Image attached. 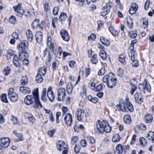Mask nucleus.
I'll return each mask as SVG.
<instances>
[{"label":"nucleus","mask_w":154,"mask_h":154,"mask_svg":"<svg viewBox=\"0 0 154 154\" xmlns=\"http://www.w3.org/2000/svg\"><path fill=\"white\" fill-rule=\"evenodd\" d=\"M116 107L119 108L123 112H127V110L132 112L134 111L133 106L131 103L128 100L125 101L124 100H120L119 104L116 105Z\"/></svg>","instance_id":"obj_1"},{"label":"nucleus","mask_w":154,"mask_h":154,"mask_svg":"<svg viewBox=\"0 0 154 154\" xmlns=\"http://www.w3.org/2000/svg\"><path fill=\"white\" fill-rule=\"evenodd\" d=\"M28 48V42L26 40L22 41L17 46V48L20 51V56H25L27 54L26 50Z\"/></svg>","instance_id":"obj_2"},{"label":"nucleus","mask_w":154,"mask_h":154,"mask_svg":"<svg viewBox=\"0 0 154 154\" xmlns=\"http://www.w3.org/2000/svg\"><path fill=\"white\" fill-rule=\"evenodd\" d=\"M114 76L111 72L106 75V83L108 87L110 88H113L116 84L117 79L114 78Z\"/></svg>","instance_id":"obj_3"},{"label":"nucleus","mask_w":154,"mask_h":154,"mask_svg":"<svg viewBox=\"0 0 154 154\" xmlns=\"http://www.w3.org/2000/svg\"><path fill=\"white\" fill-rule=\"evenodd\" d=\"M14 89L12 88H9L8 95L10 100L13 102L16 101L18 99L17 94L14 91Z\"/></svg>","instance_id":"obj_4"},{"label":"nucleus","mask_w":154,"mask_h":154,"mask_svg":"<svg viewBox=\"0 0 154 154\" xmlns=\"http://www.w3.org/2000/svg\"><path fill=\"white\" fill-rule=\"evenodd\" d=\"M144 84H140L139 85L138 89L141 91L145 92L146 91L149 92L151 90V86L149 84L147 83L145 79L144 81Z\"/></svg>","instance_id":"obj_5"},{"label":"nucleus","mask_w":154,"mask_h":154,"mask_svg":"<svg viewBox=\"0 0 154 154\" xmlns=\"http://www.w3.org/2000/svg\"><path fill=\"white\" fill-rule=\"evenodd\" d=\"M33 95L34 96V98L36 100V104L34 105V108L35 109L38 108L39 106L41 107H42V105L41 104L40 101L38 89L37 88L36 90L32 92Z\"/></svg>","instance_id":"obj_6"},{"label":"nucleus","mask_w":154,"mask_h":154,"mask_svg":"<svg viewBox=\"0 0 154 154\" xmlns=\"http://www.w3.org/2000/svg\"><path fill=\"white\" fill-rule=\"evenodd\" d=\"M24 101L25 103L27 105L32 104L34 102L33 105V107H34V105L36 104V100L33 96L28 95L25 97Z\"/></svg>","instance_id":"obj_7"},{"label":"nucleus","mask_w":154,"mask_h":154,"mask_svg":"<svg viewBox=\"0 0 154 154\" xmlns=\"http://www.w3.org/2000/svg\"><path fill=\"white\" fill-rule=\"evenodd\" d=\"M10 139L8 137H3L0 139V147L2 148H7L10 144Z\"/></svg>","instance_id":"obj_8"},{"label":"nucleus","mask_w":154,"mask_h":154,"mask_svg":"<svg viewBox=\"0 0 154 154\" xmlns=\"http://www.w3.org/2000/svg\"><path fill=\"white\" fill-rule=\"evenodd\" d=\"M21 3H20L16 8L14 7V11L16 12L17 16L20 17H22L25 12L21 7Z\"/></svg>","instance_id":"obj_9"},{"label":"nucleus","mask_w":154,"mask_h":154,"mask_svg":"<svg viewBox=\"0 0 154 154\" xmlns=\"http://www.w3.org/2000/svg\"><path fill=\"white\" fill-rule=\"evenodd\" d=\"M106 127V125H104L102 122L98 120L96 123L97 131L99 133L103 134L105 131V129Z\"/></svg>","instance_id":"obj_10"},{"label":"nucleus","mask_w":154,"mask_h":154,"mask_svg":"<svg viewBox=\"0 0 154 154\" xmlns=\"http://www.w3.org/2000/svg\"><path fill=\"white\" fill-rule=\"evenodd\" d=\"M66 96V90L65 88H61L58 91V100L59 101L63 100Z\"/></svg>","instance_id":"obj_11"},{"label":"nucleus","mask_w":154,"mask_h":154,"mask_svg":"<svg viewBox=\"0 0 154 154\" xmlns=\"http://www.w3.org/2000/svg\"><path fill=\"white\" fill-rule=\"evenodd\" d=\"M32 26L33 29L39 28L41 30L43 29L44 27L43 23L42 22L40 24L39 20L38 19H35L33 21L32 24Z\"/></svg>","instance_id":"obj_12"},{"label":"nucleus","mask_w":154,"mask_h":154,"mask_svg":"<svg viewBox=\"0 0 154 154\" xmlns=\"http://www.w3.org/2000/svg\"><path fill=\"white\" fill-rule=\"evenodd\" d=\"M60 34L63 39L66 42L69 41L70 37L67 31L65 29H62L60 31Z\"/></svg>","instance_id":"obj_13"},{"label":"nucleus","mask_w":154,"mask_h":154,"mask_svg":"<svg viewBox=\"0 0 154 154\" xmlns=\"http://www.w3.org/2000/svg\"><path fill=\"white\" fill-rule=\"evenodd\" d=\"M64 120L67 125L70 126L72 122V119L71 115L69 113H67L65 116Z\"/></svg>","instance_id":"obj_14"},{"label":"nucleus","mask_w":154,"mask_h":154,"mask_svg":"<svg viewBox=\"0 0 154 154\" xmlns=\"http://www.w3.org/2000/svg\"><path fill=\"white\" fill-rule=\"evenodd\" d=\"M52 87H49L47 91V96L50 101H53L55 98V95L52 90Z\"/></svg>","instance_id":"obj_15"},{"label":"nucleus","mask_w":154,"mask_h":154,"mask_svg":"<svg viewBox=\"0 0 154 154\" xmlns=\"http://www.w3.org/2000/svg\"><path fill=\"white\" fill-rule=\"evenodd\" d=\"M57 149L60 151L63 150L64 149H66L67 146L65 143L62 140H60L57 145Z\"/></svg>","instance_id":"obj_16"},{"label":"nucleus","mask_w":154,"mask_h":154,"mask_svg":"<svg viewBox=\"0 0 154 154\" xmlns=\"http://www.w3.org/2000/svg\"><path fill=\"white\" fill-rule=\"evenodd\" d=\"M98 48H101L99 53V55L101 58L103 60H106V52L105 51V48L104 47L100 44H98Z\"/></svg>","instance_id":"obj_17"},{"label":"nucleus","mask_w":154,"mask_h":154,"mask_svg":"<svg viewBox=\"0 0 154 154\" xmlns=\"http://www.w3.org/2000/svg\"><path fill=\"white\" fill-rule=\"evenodd\" d=\"M131 59L132 61V65L133 67H137L139 65L138 60L137 59H135V53L131 52Z\"/></svg>","instance_id":"obj_18"},{"label":"nucleus","mask_w":154,"mask_h":154,"mask_svg":"<svg viewBox=\"0 0 154 154\" xmlns=\"http://www.w3.org/2000/svg\"><path fill=\"white\" fill-rule=\"evenodd\" d=\"M134 98L135 101L138 103H141L143 100V97L140 93H137L134 95Z\"/></svg>","instance_id":"obj_19"},{"label":"nucleus","mask_w":154,"mask_h":154,"mask_svg":"<svg viewBox=\"0 0 154 154\" xmlns=\"http://www.w3.org/2000/svg\"><path fill=\"white\" fill-rule=\"evenodd\" d=\"M107 25H110L109 27V30L113 36H116L118 35L119 31L114 29L113 26L111 25V23H108Z\"/></svg>","instance_id":"obj_20"},{"label":"nucleus","mask_w":154,"mask_h":154,"mask_svg":"<svg viewBox=\"0 0 154 154\" xmlns=\"http://www.w3.org/2000/svg\"><path fill=\"white\" fill-rule=\"evenodd\" d=\"M13 133L18 138V139H15V142L21 141L24 140V138L22 134L21 133H18L17 130L14 131Z\"/></svg>","instance_id":"obj_21"},{"label":"nucleus","mask_w":154,"mask_h":154,"mask_svg":"<svg viewBox=\"0 0 154 154\" xmlns=\"http://www.w3.org/2000/svg\"><path fill=\"white\" fill-rule=\"evenodd\" d=\"M43 33L41 31L37 32L35 35L36 39L37 42L38 43H41L43 39Z\"/></svg>","instance_id":"obj_22"},{"label":"nucleus","mask_w":154,"mask_h":154,"mask_svg":"<svg viewBox=\"0 0 154 154\" xmlns=\"http://www.w3.org/2000/svg\"><path fill=\"white\" fill-rule=\"evenodd\" d=\"M20 91L25 94H27L30 93L31 90L29 88L25 86H21L20 88Z\"/></svg>","instance_id":"obj_23"},{"label":"nucleus","mask_w":154,"mask_h":154,"mask_svg":"<svg viewBox=\"0 0 154 154\" xmlns=\"http://www.w3.org/2000/svg\"><path fill=\"white\" fill-rule=\"evenodd\" d=\"M26 35L29 41L31 42L32 41L33 38L31 31L30 29L27 30L26 32Z\"/></svg>","instance_id":"obj_24"},{"label":"nucleus","mask_w":154,"mask_h":154,"mask_svg":"<svg viewBox=\"0 0 154 154\" xmlns=\"http://www.w3.org/2000/svg\"><path fill=\"white\" fill-rule=\"evenodd\" d=\"M84 113V110H82L80 109H79L77 110V111L76 112V115H77V119L80 121L82 120V113Z\"/></svg>","instance_id":"obj_25"},{"label":"nucleus","mask_w":154,"mask_h":154,"mask_svg":"<svg viewBox=\"0 0 154 154\" xmlns=\"http://www.w3.org/2000/svg\"><path fill=\"white\" fill-rule=\"evenodd\" d=\"M116 151L115 154H122L123 150L122 146L121 144H118L116 148Z\"/></svg>","instance_id":"obj_26"},{"label":"nucleus","mask_w":154,"mask_h":154,"mask_svg":"<svg viewBox=\"0 0 154 154\" xmlns=\"http://www.w3.org/2000/svg\"><path fill=\"white\" fill-rule=\"evenodd\" d=\"M145 119L146 123H150L152 121L153 117L151 115L147 114L145 116Z\"/></svg>","instance_id":"obj_27"},{"label":"nucleus","mask_w":154,"mask_h":154,"mask_svg":"<svg viewBox=\"0 0 154 154\" xmlns=\"http://www.w3.org/2000/svg\"><path fill=\"white\" fill-rule=\"evenodd\" d=\"M147 137L152 142L154 143V132L150 131L147 134Z\"/></svg>","instance_id":"obj_28"},{"label":"nucleus","mask_w":154,"mask_h":154,"mask_svg":"<svg viewBox=\"0 0 154 154\" xmlns=\"http://www.w3.org/2000/svg\"><path fill=\"white\" fill-rule=\"evenodd\" d=\"M67 18V15L64 12H62L60 14L59 20L61 22H63L65 21Z\"/></svg>","instance_id":"obj_29"},{"label":"nucleus","mask_w":154,"mask_h":154,"mask_svg":"<svg viewBox=\"0 0 154 154\" xmlns=\"http://www.w3.org/2000/svg\"><path fill=\"white\" fill-rule=\"evenodd\" d=\"M19 59L23 61L24 64L26 65L28 64L29 63V60L27 59L26 58L25 55L24 56H20V55H19Z\"/></svg>","instance_id":"obj_30"},{"label":"nucleus","mask_w":154,"mask_h":154,"mask_svg":"<svg viewBox=\"0 0 154 154\" xmlns=\"http://www.w3.org/2000/svg\"><path fill=\"white\" fill-rule=\"evenodd\" d=\"M35 81L38 83H40L43 82V79L41 73H38L37 74L35 77Z\"/></svg>","instance_id":"obj_31"},{"label":"nucleus","mask_w":154,"mask_h":154,"mask_svg":"<svg viewBox=\"0 0 154 154\" xmlns=\"http://www.w3.org/2000/svg\"><path fill=\"white\" fill-rule=\"evenodd\" d=\"M123 120L126 124H130L131 122V117L128 115H125L123 118Z\"/></svg>","instance_id":"obj_32"},{"label":"nucleus","mask_w":154,"mask_h":154,"mask_svg":"<svg viewBox=\"0 0 154 154\" xmlns=\"http://www.w3.org/2000/svg\"><path fill=\"white\" fill-rule=\"evenodd\" d=\"M46 88H44L42 91L41 99L44 101H46L47 100V98L46 97Z\"/></svg>","instance_id":"obj_33"},{"label":"nucleus","mask_w":154,"mask_h":154,"mask_svg":"<svg viewBox=\"0 0 154 154\" xmlns=\"http://www.w3.org/2000/svg\"><path fill=\"white\" fill-rule=\"evenodd\" d=\"M88 100L94 103H97L98 100V99L97 97H92L90 95L88 96Z\"/></svg>","instance_id":"obj_34"},{"label":"nucleus","mask_w":154,"mask_h":154,"mask_svg":"<svg viewBox=\"0 0 154 154\" xmlns=\"http://www.w3.org/2000/svg\"><path fill=\"white\" fill-rule=\"evenodd\" d=\"M125 58L126 56H125L124 54H121L119 57V60L123 64L125 65L126 64V62L125 61Z\"/></svg>","instance_id":"obj_35"},{"label":"nucleus","mask_w":154,"mask_h":154,"mask_svg":"<svg viewBox=\"0 0 154 154\" xmlns=\"http://www.w3.org/2000/svg\"><path fill=\"white\" fill-rule=\"evenodd\" d=\"M11 72V69L9 66H7L5 67L3 71V73L6 75H8Z\"/></svg>","instance_id":"obj_36"},{"label":"nucleus","mask_w":154,"mask_h":154,"mask_svg":"<svg viewBox=\"0 0 154 154\" xmlns=\"http://www.w3.org/2000/svg\"><path fill=\"white\" fill-rule=\"evenodd\" d=\"M91 62L94 64H96L98 62V60L96 54H94L91 59Z\"/></svg>","instance_id":"obj_37"},{"label":"nucleus","mask_w":154,"mask_h":154,"mask_svg":"<svg viewBox=\"0 0 154 154\" xmlns=\"http://www.w3.org/2000/svg\"><path fill=\"white\" fill-rule=\"evenodd\" d=\"M120 137V136L118 134H115L112 138V141L114 142H116L119 141Z\"/></svg>","instance_id":"obj_38"},{"label":"nucleus","mask_w":154,"mask_h":154,"mask_svg":"<svg viewBox=\"0 0 154 154\" xmlns=\"http://www.w3.org/2000/svg\"><path fill=\"white\" fill-rule=\"evenodd\" d=\"M1 98L3 102L6 103L8 102V101L7 98V95L6 94H2L1 96Z\"/></svg>","instance_id":"obj_39"},{"label":"nucleus","mask_w":154,"mask_h":154,"mask_svg":"<svg viewBox=\"0 0 154 154\" xmlns=\"http://www.w3.org/2000/svg\"><path fill=\"white\" fill-rule=\"evenodd\" d=\"M127 22L128 26L130 28H132L133 27V19L131 18L127 19Z\"/></svg>","instance_id":"obj_40"},{"label":"nucleus","mask_w":154,"mask_h":154,"mask_svg":"<svg viewBox=\"0 0 154 154\" xmlns=\"http://www.w3.org/2000/svg\"><path fill=\"white\" fill-rule=\"evenodd\" d=\"M21 83L22 85L27 84L28 82V79L26 76H23L21 80Z\"/></svg>","instance_id":"obj_41"},{"label":"nucleus","mask_w":154,"mask_h":154,"mask_svg":"<svg viewBox=\"0 0 154 154\" xmlns=\"http://www.w3.org/2000/svg\"><path fill=\"white\" fill-rule=\"evenodd\" d=\"M103 87L102 85L100 84L97 86L96 88H92L91 89L95 91H102L103 89Z\"/></svg>","instance_id":"obj_42"},{"label":"nucleus","mask_w":154,"mask_h":154,"mask_svg":"<svg viewBox=\"0 0 154 154\" xmlns=\"http://www.w3.org/2000/svg\"><path fill=\"white\" fill-rule=\"evenodd\" d=\"M118 75L119 76H122L124 74V71L123 69L119 68L117 71Z\"/></svg>","instance_id":"obj_43"},{"label":"nucleus","mask_w":154,"mask_h":154,"mask_svg":"<svg viewBox=\"0 0 154 154\" xmlns=\"http://www.w3.org/2000/svg\"><path fill=\"white\" fill-rule=\"evenodd\" d=\"M39 73L44 75L46 73V69L45 67H40L38 69Z\"/></svg>","instance_id":"obj_44"},{"label":"nucleus","mask_w":154,"mask_h":154,"mask_svg":"<svg viewBox=\"0 0 154 154\" xmlns=\"http://www.w3.org/2000/svg\"><path fill=\"white\" fill-rule=\"evenodd\" d=\"M9 21L10 23L13 24H15L17 22V20L16 17L13 16H11L9 19Z\"/></svg>","instance_id":"obj_45"},{"label":"nucleus","mask_w":154,"mask_h":154,"mask_svg":"<svg viewBox=\"0 0 154 154\" xmlns=\"http://www.w3.org/2000/svg\"><path fill=\"white\" fill-rule=\"evenodd\" d=\"M113 6L112 3L111 2H109L106 3V15L107 13L110 12V9Z\"/></svg>","instance_id":"obj_46"},{"label":"nucleus","mask_w":154,"mask_h":154,"mask_svg":"<svg viewBox=\"0 0 154 154\" xmlns=\"http://www.w3.org/2000/svg\"><path fill=\"white\" fill-rule=\"evenodd\" d=\"M139 141L141 145L143 146H144L147 143L145 139L143 137H141L139 139Z\"/></svg>","instance_id":"obj_47"},{"label":"nucleus","mask_w":154,"mask_h":154,"mask_svg":"<svg viewBox=\"0 0 154 154\" xmlns=\"http://www.w3.org/2000/svg\"><path fill=\"white\" fill-rule=\"evenodd\" d=\"M66 89L67 92L70 95L72 91V85H68L67 86Z\"/></svg>","instance_id":"obj_48"},{"label":"nucleus","mask_w":154,"mask_h":154,"mask_svg":"<svg viewBox=\"0 0 154 154\" xmlns=\"http://www.w3.org/2000/svg\"><path fill=\"white\" fill-rule=\"evenodd\" d=\"M138 79L134 78L131 79L130 84L131 85H136L137 83Z\"/></svg>","instance_id":"obj_49"},{"label":"nucleus","mask_w":154,"mask_h":154,"mask_svg":"<svg viewBox=\"0 0 154 154\" xmlns=\"http://www.w3.org/2000/svg\"><path fill=\"white\" fill-rule=\"evenodd\" d=\"M143 22L144 28H146L147 27L148 24V19L146 18H143Z\"/></svg>","instance_id":"obj_50"},{"label":"nucleus","mask_w":154,"mask_h":154,"mask_svg":"<svg viewBox=\"0 0 154 154\" xmlns=\"http://www.w3.org/2000/svg\"><path fill=\"white\" fill-rule=\"evenodd\" d=\"M130 8L134 10V11L136 12L137 10L138 9V6L135 3H133L131 5V7Z\"/></svg>","instance_id":"obj_51"},{"label":"nucleus","mask_w":154,"mask_h":154,"mask_svg":"<svg viewBox=\"0 0 154 154\" xmlns=\"http://www.w3.org/2000/svg\"><path fill=\"white\" fill-rule=\"evenodd\" d=\"M59 6L55 7L53 10V14L55 15L57 14L59 11Z\"/></svg>","instance_id":"obj_52"},{"label":"nucleus","mask_w":154,"mask_h":154,"mask_svg":"<svg viewBox=\"0 0 154 154\" xmlns=\"http://www.w3.org/2000/svg\"><path fill=\"white\" fill-rule=\"evenodd\" d=\"M28 119L30 122L32 123H33L35 121V118L32 115H30L28 117Z\"/></svg>","instance_id":"obj_53"},{"label":"nucleus","mask_w":154,"mask_h":154,"mask_svg":"<svg viewBox=\"0 0 154 154\" xmlns=\"http://www.w3.org/2000/svg\"><path fill=\"white\" fill-rule=\"evenodd\" d=\"M129 35L130 37L132 38H134L136 37L137 35V33L135 31H131L129 32Z\"/></svg>","instance_id":"obj_54"},{"label":"nucleus","mask_w":154,"mask_h":154,"mask_svg":"<svg viewBox=\"0 0 154 154\" xmlns=\"http://www.w3.org/2000/svg\"><path fill=\"white\" fill-rule=\"evenodd\" d=\"M51 44L50 45V50H51V51L53 52V53L56 55V50H54V44L53 43H51L50 42Z\"/></svg>","instance_id":"obj_55"},{"label":"nucleus","mask_w":154,"mask_h":154,"mask_svg":"<svg viewBox=\"0 0 154 154\" xmlns=\"http://www.w3.org/2000/svg\"><path fill=\"white\" fill-rule=\"evenodd\" d=\"M78 137L76 136H73L72 138L71 143L74 144L78 140Z\"/></svg>","instance_id":"obj_56"},{"label":"nucleus","mask_w":154,"mask_h":154,"mask_svg":"<svg viewBox=\"0 0 154 154\" xmlns=\"http://www.w3.org/2000/svg\"><path fill=\"white\" fill-rule=\"evenodd\" d=\"M98 27L97 29L99 30V29L102 27L103 26V22L100 20H99L97 21Z\"/></svg>","instance_id":"obj_57"},{"label":"nucleus","mask_w":154,"mask_h":154,"mask_svg":"<svg viewBox=\"0 0 154 154\" xmlns=\"http://www.w3.org/2000/svg\"><path fill=\"white\" fill-rule=\"evenodd\" d=\"M105 69L104 68H102L99 71L98 74L99 75H102L105 73Z\"/></svg>","instance_id":"obj_58"},{"label":"nucleus","mask_w":154,"mask_h":154,"mask_svg":"<svg viewBox=\"0 0 154 154\" xmlns=\"http://www.w3.org/2000/svg\"><path fill=\"white\" fill-rule=\"evenodd\" d=\"M80 148V147L79 146L75 145L74 148L75 152L76 154L78 153L79 152Z\"/></svg>","instance_id":"obj_59"},{"label":"nucleus","mask_w":154,"mask_h":154,"mask_svg":"<svg viewBox=\"0 0 154 154\" xmlns=\"http://www.w3.org/2000/svg\"><path fill=\"white\" fill-rule=\"evenodd\" d=\"M96 38V35L94 33H92L88 37V39L89 40L91 39L92 40L94 41Z\"/></svg>","instance_id":"obj_60"},{"label":"nucleus","mask_w":154,"mask_h":154,"mask_svg":"<svg viewBox=\"0 0 154 154\" xmlns=\"http://www.w3.org/2000/svg\"><path fill=\"white\" fill-rule=\"evenodd\" d=\"M131 86L132 88L131 89L130 93L131 94L133 95L134 93V91L137 89V87L136 85H131Z\"/></svg>","instance_id":"obj_61"},{"label":"nucleus","mask_w":154,"mask_h":154,"mask_svg":"<svg viewBox=\"0 0 154 154\" xmlns=\"http://www.w3.org/2000/svg\"><path fill=\"white\" fill-rule=\"evenodd\" d=\"M62 110L63 111V115H64L67 112L68 109L67 107L65 106H63L62 108Z\"/></svg>","instance_id":"obj_62"},{"label":"nucleus","mask_w":154,"mask_h":154,"mask_svg":"<svg viewBox=\"0 0 154 154\" xmlns=\"http://www.w3.org/2000/svg\"><path fill=\"white\" fill-rule=\"evenodd\" d=\"M100 41L103 45H106L105 38L103 36H101L100 37Z\"/></svg>","instance_id":"obj_63"},{"label":"nucleus","mask_w":154,"mask_h":154,"mask_svg":"<svg viewBox=\"0 0 154 154\" xmlns=\"http://www.w3.org/2000/svg\"><path fill=\"white\" fill-rule=\"evenodd\" d=\"M88 140L91 142V143H94L95 142L94 139L92 137L89 136L88 137Z\"/></svg>","instance_id":"obj_64"}]
</instances>
